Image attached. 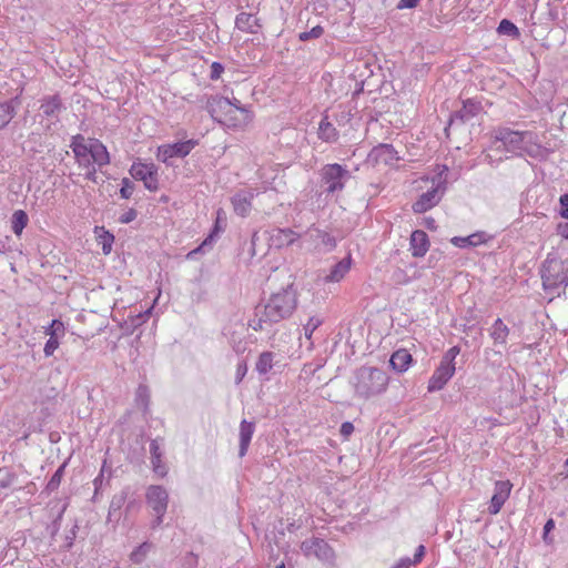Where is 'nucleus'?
<instances>
[{
	"mask_svg": "<svg viewBox=\"0 0 568 568\" xmlns=\"http://www.w3.org/2000/svg\"><path fill=\"white\" fill-rule=\"evenodd\" d=\"M297 307V293L293 284L273 293L267 302L258 305L255 310V317L248 325L254 331H263L266 326L276 324L291 317Z\"/></svg>",
	"mask_w": 568,
	"mask_h": 568,
	"instance_id": "f257e3e1",
	"label": "nucleus"
},
{
	"mask_svg": "<svg viewBox=\"0 0 568 568\" xmlns=\"http://www.w3.org/2000/svg\"><path fill=\"white\" fill-rule=\"evenodd\" d=\"M388 383L387 373L372 366L357 368L351 381L355 396L365 400L383 394L387 389Z\"/></svg>",
	"mask_w": 568,
	"mask_h": 568,
	"instance_id": "f03ea898",
	"label": "nucleus"
},
{
	"mask_svg": "<svg viewBox=\"0 0 568 568\" xmlns=\"http://www.w3.org/2000/svg\"><path fill=\"white\" fill-rule=\"evenodd\" d=\"M495 142H500L501 145L497 150H504L518 155L523 153L537 158L540 154V146L531 143L534 134L528 131H514L509 128H497L493 132Z\"/></svg>",
	"mask_w": 568,
	"mask_h": 568,
	"instance_id": "7ed1b4c3",
	"label": "nucleus"
},
{
	"mask_svg": "<svg viewBox=\"0 0 568 568\" xmlns=\"http://www.w3.org/2000/svg\"><path fill=\"white\" fill-rule=\"evenodd\" d=\"M540 273L544 288L559 295V288H566L568 285V260L562 261L548 254Z\"/></svg>",
	"mask_w": 568,
	"mask_h": 568,
	"instance_id": "20e7f679",
	"label": "nucleus"
},
{
	"mask_svg": "<svg viewBox=\"0 0 568 568\" xmlns=\"http://www.w3.org/2000/svg\"><path fill=\"white\" fill-rule=\"evenodd\" d=\"M321 186L326 195L341 193L346 183L351 180L352 174L338 163L325 164L318 171Z\"/></svg>",
	"mask_w": 568,
	"mask_h": 568,
	"instance_id": "39448f33",
	"label": "nucleus"
},
{
	"mask_svg": "<svg viewBox=\"0 0 568 568\" xmlns=\"http://www.w3.org/2000/svg\"><path fill=\"white\" fill-rule=\"evenodd\" d=\"M447 170V166L443 165L436 178L433 179L435 185L427 192L420 194L418 200L413 204V211L415 213H425L439 203L446 190V179L443 174Z\"/></svg>",
	"mask_w": 568,
	"mask_h": 568,
	"instance_id": "423d86ee",
	"label": "nucleus"
},
{
	"mask_svg": "<svg viewBox=\"0 0 568 568\" xmlns=\"http://www.w3.org/2000/svg\"><path fill=\"white\" fill-rule=\"evenodd\" d=\"M146 504L152 509L155 518L151 523V528H158L162 521L163 516L166 513L168 504H169V494L163 486L152 485L148 488L146 494Z\"/></svg>",
	"mask_w": 568,
	"mask_h": 568,
	"instance_id": "0eeeda50",
	"label": "nucleus"
},
{
	"mask_svg": "<svg viewBox=\"0 0 568 568\" xmlns=\"http://www.w3.org/2000/svg\"><path fill=\"white\" fill-rule=\"evenodd\" d=\"M301 550L305 557L314 556L323 564L328 565L331 567H335V551L322 538L313 537L302 541Z\"/></svg>",
	"mask_w": 568,
	"mask_h": 568,
	"instance_id": "6e6552de",
	"label": "nucleus"
},
{
	"mask_svg": "<svg viewBox=\"0 0 568 568\" xmlns=\"http://www.w3.org/2000/svg\"><path fill=\"white\" fill-rule=\"evenodd\" d=\"M197 141L186 140L173 144H164L158 148V159L166 165H172L171 159L185 158L195 148Z\"/></svg>",
	"mask_w": 568,
	"mask_h": 568,
	"instance_id": "1a4fd4ad",
	"label": "nucleus"
},
{
	"mask_svg": "<svg viewBox=\"0 0 568 568\" xmlns=\"http://www.w3.org/2000/svg\"><path fill=\"white\" fill-rule=\"evenodd\" d=\"M130 174L133 179L142 181L149 191L159 189L158 168L153 163L134 162Z\"/></svg>",
	"mask_w": 568,
	"mask_h": 568,
	"instance_id": "9d476101",
	"label": "nucleus"
},
{
	"mask_svg": "<svg viewBox=\"0 0 568 568\" xmlns=\"http://www.w3.org/2000/svg\"><path fill=\"white\" fill-rule=\"evenodd\" d=\"M232 104L227 98L214 95L207 99L206 110L213 120L225 125V118L230 114Z\"/></svg>",
	"mask_w": 568,
	"mask_h": 568,
	"instance_id": "9b49d317",
	"label": "nucleus"
},
{
	"mask_svg": "<svg viewBox=\"0 0 568 568\" xmlns=\"http://www.w3.org/2000/svg\"><path fill=\"white\" fill-rule=\"evenodd\" d=\"M40 115L52 121L59 120L60 113L64 110L62 100L59 94L45 95L40 100Z\"/></svg>",
	"mask_w": 568,
	"mask_h": 568,
	"instance_id": "f8f14e48",
	"label": "nucleus"
},
{
	"mask_svg": "<svg viewBox=\"0 0 568 568\" xmlns=\"http://www.w3.org/2000/svg\"><path fill=\"white\" fill-rule=\"evenodd\" d=\"M513 484L509 480H498L495 484L494 495L490 499L488 511L491 515H497L503 508L506 500L509 498Z\"/></svg>",
	"mask_w": 568,
	"mask_h": 568,
	"instance_id": "ddd939ff",
	"label": "nucleus"
},
{
	"mask_svg": "<svg viewBox=\"0 0 568 568\" xmlns=\"http://www.w3.org/2000/svg\"><path fill=\"white\" fill-rule=\"evenodd\" d=\"M253 119L252 112L244 105L232 104L230 114L225 118V125L232 129H242Z\"/></svg>",
	"mask_w": 568,
	"mask_h": 568,
	"instance_id": "4468645a",
	"label": "nucleus"
},
{
	"mask_svg": "<svg viewBox=\"0 0 568 568\" xmlns=\"http://www.w3.org/2000/svg\"><path fill=\"white\" fill-rule=\"evenodd\" d=\"M70 148L72 149L74 159L80 168L90 166V164H92L90 146L85 143L83 135H74Z\"/></svg>",
	"mask_w": 568,
	"mask_h": 568,
	"instance_id": "2eb2a0df",
	"label": "nucleus"
},
{
	"mask_svg": "<svg viewBox=\"0 0 568 568\" xmlns=\"http://www.w3.org/2000/svg\"><path fill=\"white\" fill-rule=\"evenodd\" d=\"M455 373V365H447L440 362L428 382V392L440 390Z\"/></svg>",
	"mask_w": 568,
	"mask_h": 568,
	"instance_id": "dca6fc26",
	"label": "nucleus"
},
{
	"mask_svg": "<svg viewBox=\"0 0 568 568\" xmlns=\"http://www.w3.org/2000/svg\"><path fill=\"white\" fill-rule=\"evenodd\" d=\"M254 196L255 194L251 190H242L235 193L231 197L234 212L242 217L247 216L252 210V201Z\"/></svg>",
	"mask_w": 568,
	"mask_h": 568,
	"instance_id": "f3484780",
	"label": "nucleus"
},
{
	"mask_svg": "<svg viewBox=\"0 0 568 568\" xmlns=\"http://www.w3.org/2000/svg\"><path fill=\"white\" fill-rule=\"evenodd\" d=\"M131 496V488L124 487L122 490L113 495L110 506H109V513H108V519L109 520H119L120 519V511L122 507L125 505V503L129 500Z\"/></svg>",
	"mask_w": 568,
	"mask_h": 568,
	"instance_id": "a211bd4d",
	"label": "nucleus"
},
{
	"mask_svg": "<svg viewBox=\"0 0 568 568\" xmlns=\"http://www.w3.org/2000/svg\"><path fill=\"white\" fill-rule=\"evenodd\" d=\"M298 235L291 229H277L274 230L270 235V245L276 248L292 245Z\"/></svg>",
	"mask_w": 568,
	"mask_h": 568,
	"instance_id": "6ab92c4d",
	"label": "nucleus"
},
{
	"mask_svg": "<svg viewBox=\"0 0 568 568\" xmlns=\"http://www.w3.org/2000/svg\"><path fill=\"white\" fill-rule=\"evenodd\" d=\"M429 248V240L426 232L416 230L410 235V251L415 257H423Z\"/></svg>",
	"mask_w": 568,
	"mask_h": 568,
	"instance_id": "aec40b11",
	"label": "nucleus"
},
{
	"mask_svg": "<svg viewBox=\"0 0 568 568\" xmlns=\"http://www.w3.org/2000/svg\"><path fill=\"white\" fill-rule=\"evenodd\" d=\"M254 432H255V424L253 422H247L246 419H243L241 422L240 433H239V438H240L239 456L241 458L246 455Z\"/></svg>",
	"mask_w": 568,
	"mask_h": 568,
	"instance_id": "412c9836",
	"label": "nucleus"
},
{
	"mask_svg": "<svg viewBox=\"0 0 568 568\" xmlns=\"http://www.w3.org/2000/svg\"><path fill=\"white\" fill-rule=\"evenodd\" d=\"M311 240L315 243V247L324 252H329L335 248L336 240L331 234L318 229H312L307 233Z\"/></svg>",
	"mask_w": 568,
	"mask_h": 568,
	"instance_id": "4be33fe9",
	"label": "nucleus"
},
{
	"mask_svg": "<svg viewBox=\"0 0 568 568\" xmlns=\"http://www.w3.org/2000/svg\"><path fill=\"white\" fill-rule=\"evenodd\" d=\"M92 163L98 168L105 166L110 163V154L106 146L99 140L92 139L89 143Z\"/></svg>",
	"mask_w": 568,
	"mask_h": 568,
	"instance_id": "5701e85b",
	"label": "nucleus"
},
{
	"mask_svg": "<svg viewBox=\"0 0 568 568\" xmlns=\"http://www.w3.org/2000/svg\"><path fill=\"white\" fill-rule=\"evenodd\" d=\"M489 236L485 232H476L468 236H454L450 239V243L456 247L466 248L475 247L487 242Z\"/></svg>",
	"mask_w": 568,
	"mask_h": 568,
	"instance_id": "b1692460",
	"label": "nucleus"
},
{
	"mask_svg": "<svg viewBox=\"0 0 568 568\" xmlns=\"http://www.w3.org/2000/svg\"><path fill=\"white\" fill-rule=\"evenodd\" d=\"M371 155L377 161L385 164H393L398 161L397 151L392 144H379L372 150Z\"/></svg>",
	"mask_w": 568,
	"mask_h": 568,
	"instance_id": "393cba45",
	"label": "nucleus"
},
{
	"mask_svg": "<svg viewBox=\"0 0 568 568\" xmlns=\"http://www.w3.org/2000/svg\"><path fill=\"white\" fill-rule=\"evenodd\" d=\"M235 26L239 30L248 33H257L260 29L257 18L247 12H241L236 16Z\"/></svg>",
	"mask_w": 568,
	"mask_h": 568,
	"instance_id": "a878e982",
	"label": "nucleus"
},
{
	"mask_svg": "<svg viewBox=\"0 0 568 568\" xmlns=\"http://www.w3.org/2000/svg\"><path fill=\"white\" fill-rule=\"evenodd\" d=\"M20 105L18 97L0 102V130L10 123L16 115V109Z\"/></svg>",
	"mask_w": 568,
	"mask_h": 568,
	"instance_id": "bb28decb",
	"label": "nucleus"
},
{
	"mask_svg": "<svg viewBox=\"0 0 568 568\" xmlns=\"http://www.w3.org/2000/svg\"><path fill=\"white\" fill-rule=\"evenodd\" d=\"M351 268V256L345 257L337 262L329 273L324 277L326 283H336L339 282L349 271Z\"/></svg>",
	"mask_w": 568,
	"mask_h": 568,
	"instance_id": "cd10ccee",
	"label": "nucleus"
},
{
	"mask_svg": "<svg viewBox=\"0 0 568 568\" xmlns=\"http://www.w3.org/2000/svg\"><path fill=\"white\" fill-rule=\"evenodd\" d=\"M389 363L395 371L403 373L407 371L409 364L412 363V355L405 348L397 349L390 356Z\"/></svg>",
	"mask_w": 568,
	"mask_h": 568,
	"instance_id": "c85d7f7f",
	"label": "nucleus"
},
{
	"mask_svg": "<svg viewBox=\"0 0 568 568\" xmlns=\"http://www.w3.org/2000/svg\"><path fill=\"white\" fill-rule=\"evenodd\" d=\"M480 110V103L471 99L464 102L463 108L456 111L452 120L458 119L462 122H466L475 116Z\"/></svg>",
	"mask_w": 568,
	"mask_h": 568,
	"instance_id": "c756f323",
	"label": "nucleus"
},
{
	"mask_svg": "<svg viewBox=\"0 0 568 568\" xmlns=\"http://www.w3.org/2000/svg\"><path fill=\"white\" fill-rule=\"evenodd\" d=\"M318 138L328 143L336 142L338 139V132L336 128L324 118L318 125Z\"/></svg>",
	"mask_w": 568,
	"mask_h": 568,
	"instance_id": "7c9ffc66",
	"label": "nucleus"
},
{
	"mask_svg": "<svg viewBox=\"0 0 568 568\" xmlns=\"http://www.w3.org/2000/svg\"><path fill=\"white\" fill-rule=\"evenodd\" d=\"M509 335L508 326L503 322L501 318H497L491 326L490 336L495 344H506Z\"/></svg>",
	"mask_w": 568,
	"mask_h": 568,
	"instance_id": "2f4dec72",
	"label": "nucleus"
},
{
	"mask_svg": "<svg viewBox=\"0 0 568 568\" xmlns=\"http://www.w3.org/2000/svg\"><path fill=\"white\" fill-rule=\"evenodd\" d=\"M94 232L97 234L98 244L102 247V252L105 255L110 254L114 242V235L109 231H105L103 226H97Z\"/></svg>",
	"mask_w": 568,
	"mask_h": 568,
	"instance_id": "473e14b6",
	"label": "nucleus"
},
{
	"mask_svg": "<svg viewBox=\"0 0 568 568\" xmlns=\"http://www.w3.org/2000/svg\"><path fill=\"white\" fill-rule=\"evenodd\" d=\"M28 222V214L23 210L14 211L11 219V229L13 233L20 236L22 234V231L27 226Z\"/></svg>",
	"mask_w": 568,
	"mask_h": 568,
	"instance_id": "72a5a7b5",
	"label": "nucleus"
},
{
	"mask_svg": "<svg viewBox=\"0 0 568 568\" xmlns=\"http://www.w3.org/2000/svg\"><path fill=\"white\" fill-rule=\"evenodd\" d=\"M152 544L151 542H143L141 544L139 547H136L130 555V559L132 562L134 564H141L145 560L148 554L150 552V550L152 549Z\"/></svg>",
	"mask_w": 568,
	"mask_h": 568,
	"instance_id": "f704fd0d",
	"label": "nucleus"
},
{
	"mask_svg": "<svg viewBox=\"0 0 568 568\" xmlns=\"http://www.w3.org/2000/svg\"><path fill=\"white\" fill-rule=\"evenodd\" d=\"M273 367V353L271 352H264L260 355L257 362H256V371L260 374H266L268 373Z\"/></svg>",
	"mask_w": 568,
	"mask_h": 568,
	"instance_id": "c9c22d12",
	"label": "nucleus"
},
{
	"mask_svg": "<svg viewBox=\"0 0 568 568\" xmlns=\"http://www.w3.org/2000/svg\"><path fill=\"white\" fill-rule=\"evenodd\" d=\"M65 467H67V464L63 463L62 465L59 466V468L52 475V477L50 478V480L48 481V484L45 486V491L48 494L55 491L59 488L61 480L63 478V475H64Z\"/></svg>",
	"mask_w": 568,
	"mask_h": 568,
	"instance_id": "e433bc0d",
	"label": "nucleus"
},
{
	"mask_svg": "<svg viewBox=\"0 0 568 568\" xmlns=\"http://www.w3.org/2000/svg\"><path fill=\"white\" fill-rule=\"evenodd\" d=\"M136 405L142 407L144 410L149 408L150 404V389L146 385H139L135 392Z\"/></svg>",
	"mask_w": 568,
	"mask_h": 568,
	"instance_id": "4c0bfd02",
	"label": "nucleus"
},
{
	"mask_svg": "<svg viewBox=\"0 0 568 568\" xmlns=\"http://www.w3.org/2000/svg\"><path fill=\"white\" fill-rule=\"evenodd\" d=\"M498 33L518 38L520 36L519 29L508 19H503L497 28Z\"/></svg>",
	"mask_w": 568,
	"mask_h": 568,
	"instance_id": "58836bf2",
	"label": "nucleus"
},
{
	"mask_svg": "<svg viewBox=\"0 0 568 568\" xmlns=\"http://www.w3.org/2000/svg\"><path fill=\"white\" fill-rule=\"evenodd\" d=\"M64 324L59 320H53L49 327L45 328V334L49 337L60 338V336L64 335Z\"/></svg>",
	"mask_w": 568,
	"mask_h": 568,
	"instance_id": "ea45409f",
	"label": "nucleus"
},
{
	"mask_svg": "<svg viewBox=\"0 0 568 568\" xmlns=\"http://www.w3.org/2000/svg\"><path fill=\"white\" fill-rule=\"evenodd\" d=\"M323 320L318 316H312L304 325V335L307 339L312 338L313 333L322 325Z\"/></svg>",
	"mask_w": 568,
	"mask_h": 568,
	"instance_id": "a19ab883",
	"label": "nucleus"
},
{
	"mask_svg": "<svg viewBox=\"0 0 568 568\" xmlns=\"http://www.w3.org/2000/svg\"><path fill=\"white\" fill-rule=\"evenodd\" d=\"M324 33V29L321 26L313 27L310 31H304L298 34V39L303 42L311 39H318Z\"/></svg>",
	"mask_w": 568,
	"mask_h": 568,
	"instance_id": "79ce46f5",
	"label": "nucleus"
},
{
	"mask_svg": "<svg viewBox=\"0 0 568 568\" xmlns=\"http://www.w3.org/2000/svg\"><path fill=\"white\" fill-rule=\"evenodd\" d=\"M392 280L397 285H405L410 282V277L403 268L397 267L392 274Z\"/></svg>",
	"mask_w": 568,
	"mask_h": 568,
	"instance_id": "37998d69",
	"label": "nucleus"
},
{
	"mask_svg": "<svg viewBox=\"0 0 568 568\" xmlns=\"http://www.w3.org/2000/svg\"><path fill=\"white\" fill-rule=\"evenodd\" d=\"M151 464L155 474L165 476L168 473L166 466L162 463V456H155L151 458Z\"/></svg>",
	"mask_w": 568,
	"mask_h": 568,
	"instance_id": "c03bdc74",
	"label": "nucleus"
},
{
	"mask_svg": "<svg viewBox=\"0 0 568 568\" xmlns=\"http://www.w3.org/2000/svg\"><path fill=\"white\" fill-rule=\"evenodd\" d=\"M134 191V184L128 179L124 178L122 180V186L120 189L121 197L123 199H130Z\"/></svg>",
	"mask_w": 568,
	"mask_h": 568,
	"instance_id": "a18cd8bd",
	"label": "nucleus"
},
{
	"mask_svg": "<svg viewBox=\"0 0 568 568\" xmlns=\"http://www.w3.org/2000/svg\"><path fill=\"white\" fill-rule=\"evenodd\" d=\"M460 348L458 346L450 347L443 356L442 363L447 365H455L454 361L456 356L459 354Z\"/></svg>",
	"mask_w": 568,
	"mask_h": 568,
	"instance_id": "49530a36",
	"label": "nucleus"
},
{
	"mask_svg": "<svg viewBox=\"0 0 568 568\" xmlns=\"http://www.w3.org/2000/svg\"><path fill=\"white\" fill-rule=\"evenodd\" d=\"M17 480V475L9 470L4 471V475L0 478V489L9 488Z\"/></svg>",
	"mask_w": 568,
	"mask_h": 568,
	"instance_id": "de8ad7c7",
	"label": "nucleus"
},
{
	"mask_svg": "<svg viewBox=\"0 0 568 568\" xmlns=\"http://www.w3.org/2000/svg\"><path fill=\"white\" fill-rule=\"evenodd\" d=\"M59 338L49 337L47 341L43 353L47 357L52 356L55 349L59 347Z\"/></svg>",
	"mask_w": 568,
	"mask_h": 568,
	"instance_id": "09e8293b",
	"label": "nucleus"
},
{
	"mask_svg": "<svg viewBox=\"0 0 568 568\" xmlns=\"http://www.w3.org/2000/svg\"><path fill=\"white\" fill-rule=\"evenodd\" d=\"M223 71H224V67L220 62H213L211 64L210 78L212 80H217L221 77V74L223 73Z\"/></svg>",
	"mask_w": 568,
	"mask_h": 568,
	"instance_id": "8fccbe9b",
	"label": "nucleus"
},
{
	"mask_svg": "<svg viewBox=\"0 0 568 568\" xmlns=\"http://www.w3.org/2000/svg\"><path fill=\"white\" fill-rule=\"evenodd\" d=\"M246 373H247L246 363L245 362L239 363L237 367H236L235 383L240 384L242 382V379L244 378V376L246 375Z\"/></svg>",
	"mask_w": 568,
	"mask_h": 568,
	"instance_id": "3c124183",
	"label": "nucleus"
},
{
	"mask_svg": "<svg viewBox=\"0 0 568 568\" xmlns=\"http://www.w3.org/2000/svg\"><path fill=\"white\" fill-rule=\"evenodd\" d=\"M559 203L561 205L560 215L568 221V193L560 195Z\"/></svg>",
	"mask_w": 568,
	"mask_h": 568,
	"instance_id": "603ef678",
	"label": "nucleus"
},
{
	"mask_svg": "<svg viewBox=\"0 0 568 568\" xmlns=\"http://www.w3.org/2000/svg\"><path fill=\"white\" fill-rule=\"evenodd\" d=\"M135 217H136V211L134 209H130L120 216L119 221L123 224H128V223L132 222L133 220H135Z\"/></svg>",
	"mask_w": 568,
	"mask_h": 568,
	"instance_id": "864d4df0",
	"label": "nucleus"
},
{
	"mask_svg": "<svg viewBox=\"0 0 568 568\" xmlns=\"http://www.w3.org/2000/svg\"><path fill=\"white\" fill-rule=\"evenodd\" d=\"M339 432L343 437L348 438L354 433V425L351 422H344Z\"/></svg>",
	"mask_w": 568,
	"mask_h": 568,
	"instance_id": "5fc2aeb1",
	"label": "nucleus"
},
{
	"mask_svg": "<svg viewBox=\"0 0 568 568\" xmlns=\"http://www.w3.org/2000/svg\"><path fill=\"white\" fill-rule=\"evenodd\" d=\"M420 0H400L398 3H397V9L402 10V9H413V8H416L418 2Z\"/></svg>",
	"mask_w": 568,
	"mask_h": 568,
	"instance_id": "6e6d98bb",
	"label": "nucleus"
},
{
	"mask_svg": "<svg viewBox=\"0 0 568 568\" xmlns=\"http://www.w3.org/2000/svg\"><path fill=\"white\" fill-rule=\"evenodd\" d=\"M97 165L95 164H90V166H84L87 169V173H85V179L93 182V183H97Z\"/></svg>",
	"mask_w": 568,
	"mask_h": 568,
	"instance_id": "4d7b16f0",
	"label": "nucleus"
},
{
	"mask_svg": "<svg viewBox=\"0 0 568 568\" xmlns=\"http://www.w3.org/2000/svg\"><path fill=\"white\" fill-rule=\"evenodd\" d=\"M150 454H151V458L155 457V456H162V452H161L160 444H159L158 439L151 440Z\"/></svg>",
	"mask_w": 568,
	"mask_h": 568,
	"instance_id": "13d9d810",
	"label": "nucleus"
},
{
	"mask_svg": "<svg viewBox=\"0 0 568 568\" xmlns=\"http://www.w3.org/2000/svg\"><path fill=\"white\" fill-rule=\"evenodd\" d=\"M425 547L423 545H419L417 548H416V551H415V555H414V560H412V564H417L419 562L424 555H425Z\"/></svg>",
	"mask_w": 568,
	"mask_h": 568,
	"instance_id": "bf43d9fd",
	"label": "nucleus"
},
{
	"mask_svg": "<svg viewBox=\"0 0 568 568\" xmlns=\"http://www.w3.org/2000/svg\"><path fill=\"white\" fill-rule=\"evenodd\" d=\"M412 566V559L408 557L399 559L394 566L390 568H409Z\"/></svg>",
	"mask_w": 568,
	"mask_h": 568,
	"instance_id": "052dcab7",
	"label": "nucleus"
},
{
	"mask_svg": "<svg viewBox=\"0 0 568 568\" xmlns=\"http://www.w3.org/2000/svg\"><path fill=\"white\" fill-rule=\"evenodd\" d=\"M555 528V521L548 519L544 526V539L547 541L548 534Z\"/></svg>",
	"mask_w": 568,
	"mask_h": 568,
	"instance_id": "680f3d73",
	"label": "nucleus"
},
{
	"mask_svg": "<svg viewBox=\"0 0 568 568\" xmlns=\"http://www.w3.org/2000/svg\"><path fill=\"white\" fill-rule=\"evenodd\" d=\"M558 232L559 234L564 237V239H567L568 240V222L567 223H564V224H560L558 226Z\"/></svg>",
	"mask_w": 568,
	"mask_h": 568,
	"instance_id": "e2e57ef3",
	"label": "nucleus"
},
{
	"mask_svg": "<svg viewBox=\"0 0 568 568\" xmlns=\"http://www.w3.org/2000/svg\"><path fill=\"white\" fill-rule=\"evenodd\" d=\"M102 474H100L95 479H94V485H95V488L98 489V485L102 483Z\"/></svg>",
	"mask_w": 568,
	"mask_h": 568,
	"instance_id": "0e129e2a",
	"label": "nucleus"
},
{
	"mask_svg": "<svg viewBox=\"0 0 568 568\" xmlns=\"http://www.w3.org/2000/svg\"><path fill=\"white\" fill-rule=\"evenodd\" d=\"M257 240V234H253L252 236V245L254 246L255 245V241Z\"/></svg>",
	"mask_w": 568,
	"mask_h": 568,
	"instance_id": "69168bd1",
	"label": "nucleus"
},
{
	"mask_svg": "<svg viewBox=\"0 0 568 568\" xmlns=\"http://www.w3.org/2000/svg\"><path fill=\"white\" fill-rule=\"evenodd\" d=\"M233 104H237V105H242L241 102L237 100V99H233V101H231Z\"/></svg>",
	"mask_w": 568,
	"mask_h": 568,
	"instance_id": "338daca9",
	"label": "nucleus"
},
{
	"mask_svg": "<svg viewBox=\"0 0 568 568\" xmlns=\"http://www.w3.org/2000/svg\"><path fill=\"white\" fill-rule=\"evenodd\" d=\"M275 568H285V564L284 562H281L280 565H277Z\"/></svg>",
	"mask_w": 568,
	"mask_h": 568,
	"instance_id": "774afa93",
	"label": "nucleus"
}]
</instances>
